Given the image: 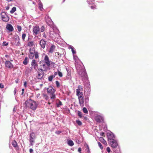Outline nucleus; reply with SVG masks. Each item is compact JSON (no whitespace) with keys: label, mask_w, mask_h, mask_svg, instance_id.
Wrapping results in <instances>:
<instances>
[{"label":"nucleus","mask_w":153,"mask_h":153,"mask_svg":"<svg viewBox=\"0 0 153 153\" xmlns=\"http://www.w3.org/2000/svg\"><path fill=\"white\" fill-rule=\"evenodd\" d=\"M83 111L85 113L88 114V111L87 109L85 107H84L82 109Z\"/></svg>","instance_id":"nucleus-34"},{"label":"nucleus","mask_w":153,"mask_h":153,"mask_svg":"<svg viewBox=\"0 0 153 153\" xmlns=\"http://www.w3.org/2000/svg\"><path fill=\"white\" fill-rule=\"evenodd\" d=\"M100 140H103V143L104 144H105V145L107 144L106 142L104 140V139H103V138H102V137L100 138Z\"/></svg>","instance_id":"nucleus-41"},{"label":"nucleus","mask_w":153,"mask_h":153,"mask_svg":"<svg viewBox=\"0 0 153 153\" xmlns=\"http://www.w3.org/2000/svg\"><path fill=\"white\" fill-rule=\"evenodd\" d=\"M56 104L57 107H59L60 106L62 105V104L60 101H59V102L56 103Z\"/></svg>","instance_id":"nucleus-36"},{"label":"nucleus","mask_w":153,"mask_h":153,"mask_svg":"<svg viewBox=\"0 0 153 153\" xmlns=\"http://www.w3.org/2000/svg\"><path fill=\"white\" fill-rule=\"evenodd\" d=\"M29 53L28 54L29 58L33 59L35 57L36 59L39 58V53L38 52L35 51V49L34 48H30L29 50Z\"/></svg>","instance_id":"nucleus-3"},{"label":"nucleus","mask_w":153,"mask_h":153,"mask_svg":"<svg viewBox=\"0 0 153 153\" xmlns=\"http://www.w3.org/2000/svg\"><path fill=\"white\" fill-rule=\"evenodd\" d=\"M16 92V89L15 88V89L14 91V94H15Z\"/></svg>","instance_id":"nucleus-63"},{"label":"nucleus","mask_w":153,"mask_h":153,"mask_svg":"<svg viewBox=\"0 0 153 153\" xmlns=\"http://www.w3.org/2000/svg\"><path fill=\"white\" fill-rule=\"evenodd\" d=\"M8 45V43L7 42H6L5 41L3 43V46H7Z\"/></svg>","instance_id":"nucleus-48"},{"label":"nucleus","mask_w":153,"mask_h":153,"mask_svg":"<svg viewBox=\"0 0 153 153\" xmlns=\"http://www.w3.org/2000/svg\"><path fill=\"white\" fill-rule=\"evenodd\" d=\"M45 19L47 24L50 27H51L53 25V22L51 19L48 16H46Z\"/></svg>","instance_id":"nucleus-5"},{"label":"nucleus","mask_w":153,"mask_h":153,"mask_svg":"<svg viewBox=\"0 0 153 153\" xmlns=\"http://www.w3.org/2000/svg\"><path fill=\"white\" fill-rule=\"evenodd\" d=\"M83 90V88L80 85L78 86V88L76 90V94L78 96H80L81 95L82 96V92H80L81 91H82Z\"/></svg>","instance_id":"nucleus-11"},{"label":"nucleus","mask_w":153,"mask_h":153,"mask_svg":"<svg viewBox=\"0 0 153 153\" xmlns=\"http://www.w3.org/2000/svg\"><path fill=\"white\" fill-rule=\"evenodd\" d=\"M27 82L26 81H25L24 82V86L25 87H27Z\"/></svg>","instance_id":"nucleus-56"},{"label":"nucleus","mask_w":153,"mask_h":153,"mask_svg":"<svg viewBox=\"0 0 153 153\" xmlns=\"http://www.w3.org/2000/svg\"><path fill=\"white\" fill-rule=\"evenodd\" d=\"M29 152L30 153H33V150L32 149H30Z\"/></svg>","instance_id":"nucleus-54"},{"label":"nucleus","mask_w":153,"mask_h":153,"mask_svg":"<svg viewBox=\"0 0 153 153\" xmlns=\"http://www.w3.org/2000/svg\"><path fill=\"white\" fill-rule=\"evenodd\" d=\"M79 75H80L81 77H85L86 76V74L85 71H79Z\"/></svg>","instance_id":"nucleus-21"},{"label":"nucleus","mask_w":153,"mask_h":153,"mask_svg":"<svg viewBox=\"0 0 153 153\" xmlns=\"http://www.w3.org/2000/svg\"><path fill=\"white\" fill-rule=\"evenodd\" d=\"M107 151L108 152H110V151H111V150H110V148L109 147H107Z\"/></svg>","instance_id":"nucleus-52"},{"label":"nucleus","mask_w":153,"mask_h":153,"mask_svg":"<svg viewBox=\"0 0 153 153\" xmlns=\"http://www.w3.org/2000/svg\"><path fill=\"white\" fill-rule=\"evenodd\" d=\"M12 144L13 146L14 147H16L18 146L17 143L15 141H12Z\"/></svg>","instance_id":"nucleus-30"},{"label":"nucleus","mask_w":153,"mask_h":153,"mask_svg":"<svg viewBox=\"0 0 153 153\" xmlns=\"http://www.w3.org/2000/svg\"><path fill=\"white\" fill-rule=\"evenodd\" d=\"M53 31H51L50 32L51 37L57 43H60L62 39L59 34V30L57 28H53Z\"/></svg>","instance_id":"nucleus-1"},{"label":"nucleus","mask_w":153,"mask_h":153,"mask_svg":"<svg viewBox=\"0 0 153 153\" xmlns=\"http://www.w3.org/2000/svg\"><path fill=\"white\" fill-rule=\"evenodd\" d=\"M74 48V47L73 46H72L70 45V46H69L68 47V49H72V48Z\"/></svg>","instance_id":"nucleus-57"},{"label":"nucleus","mask_w":153,"mask_h":153,"mask_svg":"<svg viewBox=\"0 0 153 153\" xmlns=\"http://www.w3.org/2000/svg\"><path fill=\"white\" fill-rule=\"evenodd\" d=\"M35 135L34 132H32L30 133V139H35Z\"/></svg>","instance_id":"nucleus-24"},{"label":"nucleus","mask_w":153,"mask_h":153,"mask_svg":"<svg viewBox=\"0 0 153 153\" xmlns=\"http://www.w3.org/2000/svg\"><path fill=\"white\" fill-rule=\"evenodd\" d=\"M55 47L54 45H52L50 48L49 52L50 53H52L53 51L55 49Z\"/></svg>","instance_id":"nucleus-23"},{"label":"nucleus","mask_w":153,"mask_h":153,"mask_svg":"<svg viewBox=\"0 0 153 153\" xmlns=\"http://www.w3.org/2000/svg\"><path fill=\"white\" fill-rule=\"evenodd\" d=\"M56 64L54 62H51L50 66L51 67L55 68L56 67Z\"/></svg>","instance_id":"nucleus-32"},{"label":"nucleus","mask_w":153,"mask_h":153,"mask_svg":"<svg viewBox=\"0 0 153 153\" xmlns=\"http://www.w3.org/2000/svg\"><path fill=\"white\" fill-rule=\"evenodd\" d=\"M43 37H45V38H46V34L45 33H43Z\"/></svg>","instance_id":"nucleus-62"},{"label":"nucleus","mask_w":153,"mask_h":153,"mask_svg":"<svg viewBox=\"0 0 153 153\" xmlns=\"http://www.w3.org/2000/svg\"><path fill=\"white\" fill-rule=\"evenodd\" d=\"M26 36V34L25 33H23L22 36V39L23 41L25 40V38Z\"/></svg>","instance_id":"nucleus-39"},{"label":"nucleus","mask_w":153,"mask_h":153,"mask_svg":"<svg viewBox=\"0 0 153 153\" xmlns=\"http://www.w3.org/2000/svg\"><path fill=\"white\" fill-rule=\"evenodd\" d=\"M67 71V75L66 76V79H67L69 80H71V71L69 69L66 68Z\"/></svg>","instance_id":"nucleus-17"},{"label":"nucleus","mask_w":153,"mask_h":153,"mask_svg":"<svg viewBox=\"0 0 153 153\" xmlns=\"http://www.w3.org/2000/svg\"><path fill=\"white\" fill-rule=\"evenodd\" d=\"M33 45V42H31L28 43V45L29 46H32Z\"/></svg>","instance_id":"nucleus-42"},{"label":"nucleus","mask_w":153,"mask_h":153,"mask_svg":"<svg viewBox=\"0 0 153 153\" xmlns=\"http://www.w3.org/2000/svg\"><path fill=\"white\" fill-rule=\"evenodd\" d=\"M1 16L2 20L5 22H7L9 21V18L8 16L5 13H2Z\"/></svg>","instance_id":"nucleus-7"},{"label":"nucleus","mask_w":153,"mask_h":153,"mask_svg":"<svg viewBox=\"0 0 153 153\" xmlns=\"http://www.w3.org/2000/svg\"><path fill=\"white\" fill-rule=\"evenodd\" d=\"M4 85L1 83H0V88H4Z\"/></svg>","instance_id":"nucleus-50"},{"label":"nucleus","mask_w":153,"mask_h":153,"mask_svg":"<svg viewBox=\"0 0 153 153\" xmlns=\"http://www.w3.org/2000/svg\"><path fill=\"white\" fill-rule=\"evenodd\" d=\"M46 42L43 39H42L40 41V45L41 47L44 48L45 46Z\"/></svg>","instance_id":"nucleus-18"},{"label":"nucleus","mask_w":153,"mask_h":153,"mask_svg":"<svg viewBox=\"0 0 153 153\" xmlns=\"http://www.w3.org/2000/svg\"><path fill=\"white\" fill-rule=\"evenodd\" d=\"M108 142L111 147L113 148L116 147L118 145L117 141L114 139L108 141Z\"/></svg>","instance_id":"nucleus-9"},{"label":"nucleus","mask_w":153,"mask_h":153,"mask_svg":"<svg viewBox=\"0 0 153 153\" xmlns=\"http://www.w3.org/2000/svg\"><path fill=\"white\" fill-rule=\"evenodd\" d=\"M98 144L99 146L100 147V148L101 149H102L103 148V147L100 143V142H98Z\"/></svg>","instance_id":"nucleus-43"},{"label":"nucleus","mask_w":153,"mask_h":153,"mask_svg":"<svg viewBox=\"0 0 153 153\" xmlns=\"http://www.w3.org/2000/svg\"><path fill=\"white\" fill-rule=\"evenodd\" d=\"M57 74V73L56 72H55L54 73V74L53 75H55V77L56 76V75Z\"/></svg>","instance_id":"nucleus-59"},{"label":"nucleus","mask_w":153,"mask_h":153,"mask_svg":"<svg viewBox=\"0 0 153 153\" xmlns=\"http://www.w3.org/2000/svg\"><path fill=\"white\" fill-rule=\"evenodd\" d=\"M37 78L39 79H41L44 76L43 70L41 69H39L37 71Z\"/></svg>","instance_id":"nucleus-8"},{"label":"nucleus","mask_w":153,"mask_h":153,"mask_svg":"<svg viewBox=\"0 0 153 153\" xmlns=\"http://www.w3.org/2000/svg\"><path fill=\"white\" fill-rule=\"evenodd\" d=\"M107 136L108 138V141L113 139H114L115 137L114 134L111 132L107 133Z\"/></svg>","instance_id":"nucleus-14"},{"label":"nucleus","mask_w":153,"mask_h":153,"mask_svg":"<svg viewBox=\"0 0 153 153\" xmlns=\"http://www.w3.org/2000/svg\"><path fill=\"white\" fill-rule=\"evenodd\" d=\"M114 153H120V152H116V151H115L114 150Z\"/></svg>","instance_id":"nucleus-64"},{"label":"nucleus","mask_w":153,"mask_h":153,"mask_svg":"<svg viewBox=\"0 0 153 153\" xmlns=\"http://www.w3.org/2000/svg\"><path fill=\"white\" fill-rule=\"evenodd\" d=\"M96 6L95 5L92 6H91V8L92 9H95L96 8Z\"/></svg>","instance_id":"nucleus-53"},{"label":"nucleus","mask_w":153,"mask_h":153,"mask_svg":"<svg viewBox=\"0 0 153 153\" xmlns=\"http://www.w3.org/2000/svg\"><path fill=\"white\" fill-rule=\"evenodd\" d=\"M73 58L75 62H78V61H79V59L77 57V56L76 55H73Z\"/></svg>","instance_id":"nucleus-25"},{"label":"nucleus","mask_w":153,"mask_h":153,"mask_svg":"<svg viewBox=\"0 0 153 153\" xmlns=\"http://www.w3.org/2000/svg\"><path fill=\"white\" fill-rule=\"evenodd\" d=\"M28 62V59L27 57H26L23 62V63L25 65H27Z\"/></svg>","instance_id":"nucleus-26"},{"label":"nucleus","mask_w":153,"mask_h":153,"mask_svg":"<svg viewBox=\"0 0 153 153\" xmlns=\"http://www.w3.org/2000/svg\"><path fill=\"white\" fill-rule=\"evenodd\" d=\"M46 64H44L42 65V67H43L44 71L46 70L47 69V67Z\"/></svg>","instance_id":"nucleus-33"},{"label":"nucleus","mask_w":153,"mask_h":153,"mask_svg":"<svg viewBox=\"0 0 153 153\" xmlns=\"http://www.w3.org/2000/svg\"><path fill=\"white\" fill-rule=\"evenodd\" d=\"M76 122L79 126H81L82 124V122L79 120H76Z\"/></svg>","instance_id":"nucleus-35"},{"label":"nucleus","mask_w":153,"mask_h":153,"mask_svg":"<svg viewBox=\"0 0 153 153\" xmlns=\"http://www.w3.org/2000/svg\"><path fill=\"white\" fill-rule=\"evenodd\" d=\"M58 74L59 76L60 77H62L63 75H62V73L61 72L59 71V70H58Z\"/></svg>","instance_id":"nucleus-40"},{"label":"nucleus","mask_w":153,"mask_h":153,"mask_svg":"<svg viewBox=\"0 0 153 153\" xmlns=\"http://www.w3.org/2000/svg\"><path fill=\"white\" fill-rule=\"evenodd\" d=\"M56 84L57 87H59L60 86L59 83V81H56Z\"/></svg>","instance_id":"nucleus-46"},{"label":"nucleus","mask_w":153,"mask_h":153,"mask_svg":"<svg viewBox=\"0 0 153 153\" xmlns=\"http://www.w3.org/2000/svg\"><path fill=\"white\" fill-rule=\"evenodd\" d=\"M78 99L79 100V103L81 106H83L84 103V98L81 95L78 96Z\"/></svg>","instance_id":"nucleus-15"},{"label":"nucleus","mask_w":153,"mask_h":153,"mask_svg":"<svg viewBox=\"0 0 153 153\" xmlns=\"http://www.w3.org/2000/svg\"><path fill=\"white\" fill-rule=\"evenodd\" d=\"M5 57L7 58H8V59H9V58H10V56L7 55H5Z\"/></svg>","instance_id":"nucleus-58"},{"label":"nucleus","mask_w":153,"mask_h":153,"mask_svg":"<svg viewBox=\"0 0 153 153\" xmlns=\"http://www.w3.org/2000/svg\"><path fill=\"white\" fill-rule=\"evenodd\" d=\"M45 27L43 26H42L40 28V31L41 32H42L45 30Z\"/></svg>","instance_id":"nucleus-47"},{"label":"nucleus","mask_w":153,"mask_h":153,"mask_svg":"<svg viewBox=\"0 0 153 153\" xmlns=\"http://www.w3.org/2000/svg\"><path fill=\"white\" fill-rule=\"evenodd\" d=\"M16 10V7H14L11 9V10L10 11V13L11 14H13L14 13Z\"/></svg>","instance_id":"nucleus-29"},{"label":"nucleus","mask_w":153,"mask_h":153,"mask_svg":"<svg viewBox=\"0 0 153 153\" xmlns=\"http://www.w3.org/2000/svg\"><path fill=\"white\" fill-rule=\"evenodd\" d=\"M31 65L33 66L34 69L36 70L38 69V65L36 60L33 59L31 62Z\"/></svg>","instance_id":"nucleus-13"},{"label":"nucleus","mask_w":153,"mask_h":153,"mask_svg":"<svg viewBox=\"0 0 153 153\" xmlns=\"http://www.w3.org/2000/svg\"><path fill=\"white\" fill-rule=\"evenodd\" d=\"M17 28L19 32H20L22 30V27L20 26H18L17 27Z\"/></svg>","instance_id":"nucleus-38"},{"label":"nucleus","mask_w":153,"mask_h":153,"mask_svg":"<svg viewBox=\"0 0 153 153\" xmlns=\"http://www.w3.org/2000/svg\"><path fill=\"white\" fill-rule=\"evenodd\" d=\"M95 119L96 121L98 123L101 122L103 120V116L102 114L96 116H95Z\"/></svg>","instance_id":"nucleus-10"},{"label":"nucleus","mask_w":153,"mask_h":153,"mask_svg":"<svg viewBox=\"0 0 153 153\" xmlns=\"http://www.w3.org/2000/svg\"><path fill=\"white\" fill-rule=\"evenodd\" d=\"M25 104L27 107L34 110L36 109L38 105L35 101L31 99L26 101L25 102Z\"/></svg>","instance_id":"nucleus-2"},{"label":"nucleus","mask_w":153,"mask_h":153,"mask_svg":"<svg viewBox=\"0 0 153 153\" xmlns=\"http://www.w3.org/2000/svg\"><path fill=\"white\" fill-rule=\"evenodd\" d=\"M68 144L69 146H72L74 145V143L71 140H69L68 141Z\"/></svg>","instance_id":"nucleus-27"},{"label":"nucleus","mask_w":153,"mask_h":153,"mask_svg":"<svg viewBox=\"0 0 153 153\" xmlns=\"http://www.w3.org/2000/svg\"><path fill=\"white\" fill-rule=\"evenodd\" d=\"M5 66L6 67L8 68H12L13 67V65L9 61H7L5 62Z\"/></svg>","instance_id":"nucleus-16"},{"label":"nucleus","mask_w":153,"mask_h":153,"mask_svg":"<svg viewBox=\"0 0 153 153\" xmlns=\"http://www.w3.org/2000/svg\"><path fill=\"white\" fill-rule=\"evenodd\" d=\"M6 29L9 31H12L13 30V28L12 26L10 24H7L6 27Z\"/></svg>","instance_id":"nucleus-19"},{"label":"nucleus","mask_w":153,"mask_h":153,"mask_svg":"<svg viewBox=\"0 0 153 153\" xmlns=\"http://www.w3.org/2000/svg\"><path fill=\"white\" fill-rule=\"evenodd\" d=\"M78 114L80 118H81L82 117V113L81 112L79 111H78Z\"/></svg>","instance_id":"nucleus-45"},{"label":"nucleus","mask_w":153,"mask_h":153,"mask_svg":"<svg viewBox=\"0 0 153 153\" xmlns=\"http://www.w3.org/2000/svg\"><path fill=\"white\" fill-rule=\"evenodd\" d=\"M81 151V148H79L78 149V151L79 152H80Z\"/></svg>","instance_id":"nucleus-61"},{"label":"nucleus","mask_w":153,"mask_h":153,"mask_svg":"<svg viewBox=\"0 0 153 153\" xmlns=\"http://www.w3.org/2000/svg\"><path fill=\"white\" fill-rule=\"evenodd\" d=\"M89 101V99L88 97H87L85 98V103H87Z\"/></svg>","instance_id":"nucleus-44"},{"label":"nucleus","mask_w":153,"mask_h":153,"mask_svg":"<svg viewBox=\"0 0 153 153\" xmlns=\"http://www.w3.org/2000/svg\"><path fill=\"white\" fill-rule=\"evenodd\" d=\"M15 44L16 46H19L20 45V39L19 37H17L15 39Z\"/></svg>","instance_id":"nucleus-20"},{"label":"nucleus","mask_w":153,"mask_h":153,"mask_svg":"<svg viewBox=\"0 0 153 153\" xmlns=\"http://www.w3.org/2000/svg\"><path fill=\"white\" fill-rule=\"evenodd\" d=\"M8 2H12L14 1L15 0H6Z\"/></svg>","instance_id":"nucleus-60"},{"label":"nucleus","mask_w":153,"mask_h":153,"mask_svg":"<svg viewBox=\"0 0 153 153\" xmlns=\"http://www.w3.org/2000/svg\"><path fill=\"white\" fill-rule=\"evenodd\" d=\"M55 77V75H51L50 76L48 77V80L49 81H52L53 78Z\"/></svg>","instance_id":"nucleus-31"},{"label":"nucleus","mask_w":153,"mask_h":153,"mask_svg":"<svg viewBox=\"0 0 153 153\" xmlns=\"http://www.w3.org/2000/svg\"><path fill=\"white\" fill-rule=\"evenodd\" d=\"M71 51L72 52L73 55H74L75 54H76V50L74 48L72 49Z\"/></svg>","instance_id":"nucleus-37"},{"label":"nucleus","mask_w":153,"mask_h":153,"mask_svg":"<svg viewBox=\"0 0 153 153\" xmlns=\"http://www.w3.org/2000/svg\"><path fill=\"white\" fill-rule=\"evenodd\" d=\"M34 139H30V140H29L30 143H34V142H35Z\"/></svg>","instance_id":"nucleus-49"},{"label":"nucleus","mask_w":153,"mask_h":153,"mask_svg":"<svg viewBox=\"0 0 153 153\" xmlns=\"http://www.w3.org/2000/svg\"><path fill=\"white\" fill-rule=\"evenodd\" d=\"M55 90L52 86H49L47 89V92L48 94L50 96L51 99H54L56 98V95L55 94Z\"/></svg>","instance_id":"nucleus-4"},{"label":"nucleus","mask_w":153,"mask_h":153,"mask_svg":"<svg viewBox=\"0 0 153 153\" xmlns=\"http://www.w3.org/2000/svg\"><path fill=\"white\" fill-rule=\"evenodd\" d=\"M61 133V131H57L55 132L56 134H59Z\"/></svg>","instance_id":"nucleus-51"},{"label":"nucleus","mask_w":153,"mask_h":153,"mask_svg":"<svg viewBox=\"0 0 153 153\" xmlns=\"http://www.w3.org/2000/svg\"><path fill=\"white\" fill-rule=\"evenodd\" d=\"M56 53L58 55H59V57H61V54H60L59 52H56Z\"/></svg>","instance_id":"nucleus-55"},{"label":"nucleus","mask_w":153,"mask_h":153,"mask_svg":"<svg viewBox=\"0 0 153 153\" xmlns=\"http://www.w3.org/2000/svg\"><path fill=\"white\" fill-rule=\"evenodd\" d=\"M44 60L46 65L49 67L50 66L51 61L49 60L48 56L47 55H45L44 58Z\"/></svg>","instance_id":"nucleus-12"},{"label":"nucleus","mask_w":153,"mask_h":153,"mask_svg":"<svg viewBox=\"0 0 153 153\" xmlns=\"http://www.w3.org/2000/svg\"><path fill=\"white\" fill-rule=\"evenodd\" d=\"M33 30L34 35H36L39 33L40 28L38 26L33 27Z\"/></svg>","instance_id":"nucleus-6"},{"label":"nucleus","mask_w":153,"mask_h":153,"mask_svg":"<svg viewBox=\"0 0 153 153\" xmlns=\"http://www.w3.org/2000/svg\"><path fill=\"white\" fill-rule=\"evenodd\" d=\"M39 1L38 5L41 11H43L44 10L43 8V5L42 3L41 2L40 0H38Z\"/></svg>","instance_id":"nucleus-22"},{"label":"nucleus","mask_w":153,"mask_h":153,"mask_svg":"<svg viewBox=\"0 0 153 153\" xmlns=\"http://www.w3.org/2000/svg\"><path fill=\"white\" fill-rule=\"evenodd\" d=\"M88 3L90 5H92L94 3V0H87Z\"/></svg>","instance_id":"nucleus-28"}]
</instances>
